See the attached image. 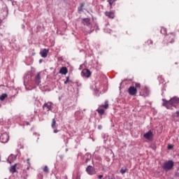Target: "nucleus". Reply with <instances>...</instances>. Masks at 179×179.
Wrapping results in <instances>:
<instances>
[{
  "mask_svg": "<svg viewBox=\"0 0 179 179\" xmlns=\"http://www.w3.org/2000/svg\"><path fill=\"white\" fill-rule=\"evenodd\" d=\"M163 103L162 106L164 107H166L168 110L171 109V107H176L179 104V98L177 96L171 98L169 101H167L166 99H162Z\"/></svg>",
  "mask_w": 179,
  "mask_h": 179,
  "instance_id": "obj_1",
  "label": "nucleus"
},
{
  "mask_svg": "<svg viewBox=\"0 0 179 179\" xmlns=\"http://www.w3.org/2000/svg\"><path fill=\"white\" fill-rule=\"evenodd\" d=\"M173 167H174V162H173V160L166 161L162 165V169L165 171H170Z\"/></svg>",
  "mask_w": 179,
  "mask_h": 179,
  "instance_id": "obj_2",
  "label": "nucleus"
},
{
  "mask_svg": "<svg viewBox=\"0 0 179 179\" xmlns=\"http://www.w3.org/2000/svg\"><path fill=\"white\" fill-rule=\"evenodd\" d=\"M150 93V91L147 87H145L143 89H141L140 91V96H143V97H148Z\"/></svg>",
  "mask_w": 179,
  "mask_h": 179,
  "instance_id": "obj_3",
  "label": "nucleus"
},
{
  "mask_svg": "<svg viewBox=\"0 0 179 179\" xmlns=\"http://www.w3.org/2000/svg\"><path fill=\"white\" fill-rule=\"evenodd\" d=\"M8 141H9V135L8 134L4 133L1 135L0 142H1V143H7Z\"/></svg>",
  "mask_w": 179,
  "mask_h": 179,
  "instance_id": "obj_4",
  "label": "nucleus"
},
{
  "mask_svg": "<svg viewBox=\"0 0 179 179\" xmlns=\"http://www.w3.org/2000/svg\"><path fill=\"white\" fill-rule=\"evenodd\" d=\"M128 93L130 96H136V93H138V89L134 86H130L128 89Z\"/></svg>",
  "mask_w": 179,
  "mask_h": 179,
  "instance_id": "obj_5",
  "label": "nucleus"
},
{
  "mask_svg": "<svg viewBox=\"0 0 179 179\" xmlns=\"http://www.w3.org/2000/svg\"><path fill=\"white\" fill-rule=\"evenodd\" d=\"M86 172L90 176H94V174H96V170L94 169V167H93L92 166H90V165H89L86 168Z\"/></svg>",
  "mask_w": 179,
  "mask_h": 179,
  "instance_id": "obj_6",
  "label": "nucleus"
},
{
  "mask_svg": "<svg viewBox=\"0 0 179 179\" xmlns=\"http://www.w3.org/2000/svg\"><path fill=\"white\" fill-rule=\"evenodd\" d=\"M81 75L84 78H89L90 76H92V71L87 69H84L81 72Z\"/></svg>",
  "mask_w": 179,
  "mask_h": 179,
  "instance_id": "obj_7",
  "label": "nucleus"
},
{
  "mask_svg": "<svg viewBox=\"0 0 179 179\" xmlns=\"http://www.w3.org/2000/svg\"><path fill=\"white\" fill-rule=\"evenodd\" d=\"M43 108L46 111H51V110H52V102L45 103L43 106Z\"/></svg>",
  "mask_w": 179,
  "mask_h": 179,
  "instance_id": "obj_8",
  "label": "nucleus"
},
{
  "mask_svg": "<svg viewBox=\"0 0 179 179\" xmlns=\"http://www.w3.org/2000/svg\"><path fill=\"white\" fill-rule=\"evenodd\" d=\"M34 82L37 86L41 83V73H37V74L35 76Z\"/></svg>",
  "mask_w": 179,
  "mask_h": 179,
  "instance_id": "obj_9",
  "label": "nucleus"
},
{
  "mask_svg": "<svg viewBox=\"0 0 179 179\" xmlns=\"http://www.w3.org/2000/svg\"><path fill=\"white\" fill-rule=\"evenodd\" d=\"M49 51L50 50L48 49H44L43 50L41 51L40 55H41L42 58H47Z\"/></svg>",
  "mask_w": 179,
  "mask_h": 179,
  "instance_id": "obj_10",
  "label": "nucleus"
},
{
  "mask_svg": "<svg viewBox=\"0 0 179 179\" xmlns=\"http://www.w3.org/2000/svg\"><path fill=\"white\" fill-rule=\"evenodd\" d=\"M105 16H107V17H109V19H114L115 17V13L113 11H106L105 12Z\"/></svg>",
  "mask_w": 179,
  "mask_h": 179,
  "instance_id": "obj_11",
  "label": "nucleus"
},
{
  "mask_svg": "<svg viewBox=\"0 0 179 179\" xmlns=\"http://www.w3.org/2000/svg\"><path fill=\"white\" fill-rule=\"evenodd\" d=\"M143 136L145 139L150 140L152 138V136H153V133L152 132V131L150 130L148 132L145 134Z\"/></svg>",
  "mask_w": 179,
  "mask_h": 179,
  "instance_id": "obj_12",
  "label": "nucleus"
},
{
  "mask_svg": "<svg viewBox=\"0 0 179 179\" xmlns=\"http://www.w3.org/2000/svg\"><path fill=\"white\" fill-rule=\"evenodd\" d=\"M59 73H61L62 75H66V73H68V69L65 66L62 67Z\"/></svg>",
  "mask_w": 179,
  "mask_h": 179,
  "instance_id": "obj_13",
  "label": "nucleus"
},
{
  "mask_svg": "<svg viewBox=\"0 0 179 179\" xmlns=\"http://www.w3.org/2000/svg\"><path fill=\"white\" fill-rule=\"evenodd\" d=\"M16 166H17V164H15V165L10 166V173H12V174H15V173L17 172V171H16Z\"/></svg>",
  "mask_w": 179,
  "mask_h": 179,
  "instance_id": "obj_14",
  "label": "nucleus"
},
{
  "mask_svg": "<svg viewBox=\"0 0 179 179\" xmlns=\"http://www.w3.org/2000/svg\"><path fill=\"white\" fill-rule=\"evenodd\" d=\"M83 23L84 26H89V24H90V19L89 18L83 19Z\"/></svg>",
  "mask_w": 179,
  "mask_h": 179,
  "instance_id": "obj_15",
  "label": "nucleus"
},
{
  "mask_svg": "<svg viewBox=\"0 0 179 179\" xmlns=\"http://www.w3.org/2000/svg\"><path fill=\"white\" fill-rule=\"evenodd\" d=\"M174 38H176V36L173 34H171L169 36L168 42L171 43V44H173V43H174Z\"/></svg>",
  "mask_w": 179,
  "mask_h": 179,
  "instance_id": "obj_16",
  "label": "nucleus"
},
{
  "mask_svg": "<svg viewBox=\"0 0 179 179\" xmlns=\"http://www.w3.org/2000/svg\"><path fill=\"white\" fill-rule=\"evenodd\" d=\"M117 0H108V2L110 5V9H113V5H115Z\"/></svg>",
  "mask_w": 179,
  "mask_h": 179,
  "instance_id": "obj_17",
  "label": "nucleus"
},
{
  "mask_svg": "<svg viewBox=\"0 0 179 179\" xmlns=\"http://www.w3.org/2000/svg\"><path fill=\"white\" fill-rule=\"evenodd\" d=\"M97 113L99 114V115H103L105 110L104 109H101V108H98L96 110Z\"/></svg>",
  "mask_w": 179,
  "mask_h": 179,
  "instance_id": "obj_18",
  "label": "nucleus"
},
{
  "mask_svg": "<svg viewBox=\"0 0 179 179\" xmlns=\"http://www.w3.org/2000/svg\"><path fill=\"white\" fill-rule=\"evenodd\" d=\"M56 124H57V121L55 120V118H53L52 120V124H51L52 129H55Z\"/></svg>",
  "mask_w": 179,
  "mask_h": 179,
  "instance_id": "obj_19",
  "label": "nucleus"
},
{
  "mask_svg": "<svg viewBox=\"0 0 179 179\" xmlns=\"http://www.w3.org/2000/svg\"><path fill=\"white\" fill-rule=\"evenodd\" d=\"M6 97H8V94H2L1 96H0V100L1 101H3V100H5V99H6Z\"/></svg>",
  "mask_w": 179,
  "mask_h": 179,
  "instance_id": "obj_20",
  "label": "nucleus"
},
{
  "mask_svg": "<svg viewBox=\"0 0 179 179\" xmlns=\"http://www.w3.org/2000/svg\"><path fill=\"white\" fill-rule=\"evenodd\" d=\"M101 107H102L103 108H106V110H107V108H108V101H106L105 104L101 105Z\"/></svg>",
  "mask_w": 179,
  "mask_h": 179,
  "instance_id": "obj_21",
  "label": "nucleus"
},
{
  "mask_svg": "<svg viewBox=\"0 0 179 179\" xmlns=\"http://www.w3.org/2000/svg\"><path fill=\"white\" fill-rule=\"evenodd\" d=\"M8 160H10L11 162H13L14 160H16V156L11 155L9 157H8Z\"/></svg>",
  "mask_w": 179,
  "mask_h": 179,
  "instance_id": "obj_22",
  "label": "nucleus"
},
{
  "mask_svg": "<svg viewBox=\"0 0 179 179\" xmlns=\"http://www.w3.org/2000/svg\"><path fill=\"white\" fill-rule=\"evenodd\" d=\"M127 170H128L127 168H122L120 169L121 174H125L127 173Z\"/></svg>",
  "mask_w": 179,
  "mask_h": 179,
  "instance_id": "obj_23",
  "label": "nucleus"
},
{
  "mask_svg": "<svg viewBox=\"0 0 179 179\" xmlns=\"http://www.w3.org/2000/svg\"><path fill=\"white\" fill-rule=\"evenodd\" d=\"M43 171L44 173H50V169H48V166H45L43 168Z\"/></svg>",
  "mask_w": 179,
  "mask_h": 179,
  "instance_id": "obj_24",
  "label": "nucleus"
},
{
  "mask_svg": "<svg viewBox=\"0 0 179 179\" xmlns=\"http://www.w3.org/2000/svg\"><path fill=\"white\" fill-rule=\"evenodd\" d=\"M69 82L72 83V80H69V77H66V80L64 81V85H67Z\"/></svg>",
  "mask_w": 179,
  "mask_h": 179,
  "instance_id": "obj_25",
  "label": "nucleus"
},
{
  "mask_svg": "<svg viewBox=\"0 0 179 179\" xmlns=\"http://www.w3.org/2000/svg\"><path fill=\"white\" fill-rule=\"evenodd\" d=\"M134 87H136V89H141V83H136Z\"/></svg>",
  "mask_w": 179,
  "mask_h": 179,
  "instance_id": "obj_26",
  "label": "nucleus"
},
{
  "mask_svg": "<svg viewBox=\"0 0 179 179\" xmlns=\"http://www.w3.org/2000/svg\"><path fill=\"white\" fill-rule=\"evenodd\" d=\"M147 43H148V45H150V44H153V41H152V40H148V41H147Z\"/></svg>",
  "mask_w": 179,
  "mask_h": 179,
  "instance_id": "obj_27",
  "label": "nucleus"
},
{
  "mask_svg": "<svg viewBox=\"0 0 179 179\" xmlns=\"http://www.w3.org/2000/svg\"><path fill=\"white\" fill-rule=\"evenodd\" d=\"M78 12H83V7H78Z\"/></svg>",
  "mask_w": 179,
  "mask_h": 179,
  "instance_id": "obj_28",
  "label": "nucleus"
},
{
  "mask_svg": "<svg viewBox=\"0 0 179 179\" xmlns=\"http://www.w3.org/2000/svg\"><path fill=\"white\" fill-rule=\"evenodd\" d=\"M173 148H174V146H173V145H168V149H169V150H171V149H173Z\"/></svg>",
  "mask_w": 179,
  "mask_h": 179,
  "instance_id": "obj_29",
  "label": "nucleus"
},
{
  "mask_svg": "<svg viewBox=\"0 0 179 179\" xmlns=\"http://www.w3.org/2000/svg\"><path fill=\"white\" fill-rule=\"evenodd\" d=\"M83 6H85V3H81L80 4V8H83Z\"/></svg>",
  "mask_w": 179,
  "mask_h": 179,
  "instance_id": "obj_30",
  "label": "nucleus"
},
{
  "mask_svg": "<svg viewBox=\"0 0 179 179\" xmlns=\"http://www.w3.org/2000/svg\"><path fill=\"white\" fill-rule=\"evenodd\" d=\"M57 132H59V131L58 129H55V130H54V133H55V134H57Z\"/></svg>",
  "mask_w": 179,
  "mask_h": 179,
  "instance_id": "obj_31",
  "label": "nucleus"
},
{
  "mask_svg": "<svg viewBox=\"0 0 179 179\" xmlns=\"http://www.w3.org/2000/svg\"><path fill=\"white\" fill-rule=\"evenodd\" d=\"M101 128H103V126H101V125L98 126V129H101Z\"/></svg>",
  "mask_w": 179,
  "mask_h": 179,
  "instance_id": "obj_32",
  "label": "nucleus"
},
{
  "mask_svg": "<svg viewBox=\"0 0 179 179\" xmlns=\"http://www.w3.org/2000/svg\"><path fill=\"white\" fill-rule=\"evenodd\" d=\"M98 178H100V179L103 178V175L98 176Z\"/></svg>",
  "mask_w": 179,
  "mask_h": 179,
  "instance_id": "obj_33",
  "label": "nucleus"
},
{
  "mask_svg": "<svg viewBox=\"0 0 179 179\" xmlns=\"http://www.w3.org/2000/svg\"><path fill=\"white\" fill-rule=\"evenodd\" d=\"M89 162V159H87L85 161V163H87Z\"/></svg>",
  "mask_w": 179,
  "mask_h": 179,
  "instance_id": "obj_34",
  "label": "nucleus"
},
{
  "mask_svg": "<svg viewBox=\"0 0 179 179\" xmlns=\"http://www.w3.org/2000/svg\"><path fill=\"white\" fill-rule=\"evenodd\" d=\"M76 179H80V176H77Z\"/></svg>",
  "mask_w": 179,
  "mask_h": 179,
  "instance_id": "obj_35",
  "label": "nucleus"
},
{
  "mask_svg": "<svg viewBox=\"0 0 179 179\" xmlns=\"http://www.w3.org/2000/svg\"><path fill=\"white\" fill-rule=\"evenodd\" d=\"M30 169V168L28 166L27 168V170H29Z\"/></svg>",
  "mask_w": 179,
  "mask_h": 179,
  "instance_id": "obj_36",
  "label": "nucleus"
},
{
  "mask_svg": "<svg viewBox=\"0 0 179 179\" xmlns=\"http://www.w3.org/2000/svg\"><path fill=\"white\" fill-rule=\"evenodd\" d=\"M108 179H114V178H110V176H108Z\"/></svg>",
  "mask_w": 179,
  "mask_h": 179,
  "instance_id": "obj_37",
  "label": "nucleus"
},
{
  "mask_svg": "<svg viewBox=\"0 0 179 179\" xmlns=\"http://www.w3.org/2000/svg\"><path fill=\"white\" fill-rule=\"evenodd\" d=\"M61 159H64V157H61Z\"/></svg>",
  "mask_w": 179,
  "mask_h": 179,
  "instance_id": "obj_38",
  "label": "nucleus"
},
{
  "mask_svg": "<svg viewBox=\"0 0 179 179\" xmlns=\"http://www.w3.org/2000/svg\"><path fill=\"white\" fill-rule=\"evenodd\" d=\"M78 86H80V84H78Z\"/></svg>",
  "mask_w": 179,
  "mask_h": 179,
  "instance_id": "obj_39",
  "label": "nucleus"
},
{
  "mask_svg": "<svg viewBox=\"0 0 179 179\" xmlns=\"http://www.w3.org/2000/svg\"><path fill=\"white\" fill-rule=\"evenodd\" d=\"M23 26V27H24V25H22Z\"/></svg>",
  "mask_w": 179,
  "mask_h": 179,
  "instance_id": "obj_40",
  "label": "nucleus"
}]
</instances>
